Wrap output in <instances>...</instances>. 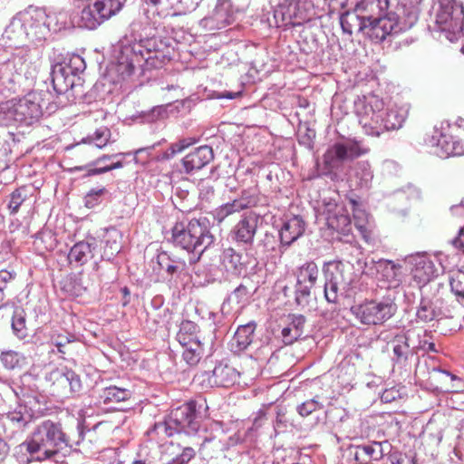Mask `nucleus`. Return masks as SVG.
<instances>
[{
    "label": "nucleus",
    "mask_w": 464,
    "mask_h": 464,
    "mask_svg": "<svg viewBox=\"0 0 464 464\" xmlns=\"http://www.w3.org/2000/svg\"><path fill=\"white\" fill-rule=\"evenodd\" d=\"M173 53L171 38L153 35L131 40L124 37L119 42L115 71L123 80L136 71L144 75L147 71L163 67Z\"/></svg>",
    "instance_id": "nucleus-1"
},
{
    "label": "nucleus",
    "mask_w": 464,
    "mask_h": 464,
    "mask_svg": "<svg viewBox=\"0 0 464 464\" xmlns=\"http://www.w3.org/2000/svg\"><path fill=\"white\" fill-rule=\"evenodd\" d=\"M65 104L61 97L54 98L49 91L32 92L23 98L2 102L0 113L20 125L31 126L44 115H52Z\"/></svg>",
    "instance_id": "nucleus-2"
},
{
    "label": "nucleus",
    "mask_w": 464,
    "mask_h": 464,
    "mask_svg": "<svg viewBox=\"0 0 464 464\" xmlns=\"http://www.w3.org/2000/svg\"><path fill=\"white\" fill-rule=\"evenodd\" d=\"M169 241L185 250L189 255V264L193 265L215 243L216 237L210 231L208 219L199 218L176 222Z\"/></svg>",
    "instance_id": "nucleus-3"
},
{
    "label": "nucleus",
    "mask_w": 464,
    "mask_h": 464,
    "mask_svg": "<svg viewBox=\"0 0 464 464\" xmlns=\"http://www.w3.org/2000/svg\"><path fill=\"white\" fill-rule=\"evenodd\" d=\"M208 417V406L205 399L191 400L173 409L164 420L156 422L152 431L158 435L171 437L174 434L194 436Z\"/></svg>",
    "instance_id": "nucleus-4"
},
{
    "label": "nucleus",
    "mask_w": 464,
    "mask_h": 464,
    "mask_svg": "<svg viewBox=\"0 0 464 464\" xmlns=\"http://www.w3.org/2000/svg\"><path fill=\"white\" fill-rule=\"evenodd\" d=\"M410 108L405 103L384 109L383 102L372 96L363 105L360 123L367 135L379 137L384 131L401 129L409 116Z\"/></svg>",
    "instance_id": "nucleus-5"
},
{
    "label": "nucleus",
    "mask_w": 464,
    "mask_h": 464,
    "mask_svg": "<svg viewBox=\"0 0 464 464\" xmlns=\"http://www.w3.org/2000/svg\"><path fill=\"white\" fill-rule=\"evenodd\" d=\"M368 150L362 147L360 141L343 138L330 145L324 153L323 169L319 175H324L334 182L343 180L353 160Z\"/></svg>",
    "instance_id": "nucleus-6"
},
{
    "label": "nucleus",
    "mask_w": 464,
    "mask_h": 464,
    "mask_svg": "<svg viewBox=\"0 0 464 464\" xmlns=\"http://www.w3.org/2000/svg\"><path fill=\"white\" fill-rule=\"evenodd\" d=\"M86 69L84 59L79 54H72L63 62L52 65L51 80L57 98L66 96L69 100L70 92L82 86L80 74Z\"/></svg>",
    "instance_id": "nucleus-7"
},
{
    "label": "nucleus",
    "mask_w": 464,
    "mask_h": 464,
    "mask_svg": "<svg viewBox=\"0 0 464 464\" xmlns=\"http://www.w3.org/2000/svg\"><path fill=\"white\" fill-rule=\"evenodd\" d=\"M395 297L387 295L382 297L365 299L351 306L350 312L354 318L366 326L382 325L397 313Z\"/></svg>",
    "instance_id": "nucleus-8"
},
{
    "label": "nucleus",
    "mask_w": 464,
    "mask_h": 464,
    "mask_svg": "<svg viewBox=\"0 0 464 464\" xmlns=\"http://www.w3.org/2000/svg\"><path fill=\"white\" fill-rule=\"evenodd\" d=\"M44 385L54 397L73 398L82 391L80 374L67 366L53 367L44 374Z\"/></svg>",
    "instance_id": "nucleus-9"
},
{
    "label": "nucleus",
    "mask_w": 464,
    "mask_h": 464,
    "mask_svg": "<svg viewBox=\"0 0 464 464\" xmlns=\"http://www.w3.org/2000/svg\"><path fill=\"white\" fill-rule=\"evenodd\" d=\"M378 16L368 15L363 34L373 43L379 44L401 32L409 30L403 19L392 8L378 9Z\"/></svg>",
    "instance_id": "nucleus-10"
},
{
    "label": "nucleus",
    "mask_w": 464,
    "mask_h": 464,
    "mask_svg": "<svg viewBox=\"0 0 464 464\" xmlns=\"http://www.w3.org/2000/svg\"><path fill=\"white\" fill-rule=\"evenodd\" d=\"M32 433L53 461H57L56 458L61 450L72 449V437L64 432L63 425L58 421L43 420L35 426Z\"/></svg>",
    "instance_id": "nucleus-11"
},
{
    "label": "nucleus",
    "mask_w": 464,
    "mask_h": 464,
    "mask_svg": "<svg viewBox=\"0 0 464 464\" xmlns=\"http://www.w3.org/2000/svg\"><path fill=\"white\" fill-rule=\"evenodd\" d=\"M435 23L450 42L458 40L464 30V6L457 0H439Z\"/></svg>",
    "instance_id": "nucleus-12"
},
{
    "label": "nucleus",
    "mask_w": 464,
    "mask_h": 464,
    "mask_svg": "<svg viewBox=\"0 0 464 464\" xmlns=\"http://www.w3.org/2000/svg\"><path fill=\"white\" fill-rule=\"evenodd\" d=\"M156 262L163 281L169 289L179 291L188 283L190 275L187 262L168 251H160Z\"/></svg>",
    "instance_id": "nucleus-13"
},
{
    "label": "nucleus",
    "mask_w": 464,
    "mask_h": 464,
    "mask_svg": "<svg viewBox=\"0 0 464 464\" xmlns=\"http://www.w3.org/2000/svg\"><path fill=\"white\" fill-rule=\"evenodd\" d=\"M322 216L325 220L326 231L333 239L342 241V237H349L353 230L349 213L343 204L334 199L323 200Z\"/></svg>",
    "instance_id": "nucleus-14"
},
{
    "label": "nucleus",
    "mask_w": 464,
    "mask_h": 464,
    "mask_svg": "<svg viewBox=\"0 0 464 464\" xmlns=\"http://www.w3.org/2000/svg\"><path fill=\"white\" fill-rule=\"evenodd\" d=\"M296 283L295 285V303L301 309L307 308L312 300L313 289L315 286L319 268L315 262L306 261L295 271Z\"/></svg>",
    "instance_id": "nucleus-15"
},
{
    "label": "nucleus",
    "mask_w": 464,
    "mask_h": 464,
    "mask_svg": "<svg viewBox=\"0 0 464 464\" xmlns=\"http://www.w3.org/2000/svg\"><path fill=\"white\" fill-rule=\"evenodd\" d=\"M301 0H272L274 25L286 28L297 26L311 19L306 7L300 6Z\"/></svg>",
    "instance_id": "nucleus-16"
},
{
    "label": "nucleus",
    "mask_w": 464,
    "mask_h": 464,
    "mask_svg": "<svg viewBox=\"0 0 464 464\" xmlns=\"http://www.w3.org/2000/svg\"><path fill=\"white\" fill-rule=\"evenodd\" d=\"M425 143L434 149L433 152L440 158L464 154V141L451 133L450 125L434 128L432 133L427 135Z\"/></svg>",
    "instance_id": "nucleus-17"
},
{
    "label": "nucleus",
    "mask_w": 464,
    "mask_h": 464,
    "mask_svg": "<svg viewBox=\"0 0 464 464\" xmlns=\"http://www.w3.org/2000/svg\"><path fill=\"white\" fill-rule=\"evenodd\" d=\"M239 372L226 360L218 362L212 372H202L194 377V381L202 389L213 387L228 388L238 382Z\"/></svg>",
    "instance_id": "nucleus-18"
},
{
    "label": "nucleus",
    "mask_w": 464,
    "mask_h": 464,
    "mask_svg": "<svg viewBox=\"0 0 464 464\" xmlns=\"http://www.w3.org/2000/svg\"><path fill=\"white\" fill-rule=\"evenodd\" d=\"M119 12L106 0H95L82 9L77 24L81 28L94 30Z\"/></svg>",
    "instance_id": "nucleus-19"
},
{
    "label": "nucleus",
    "mask_w": 464,
    "mask_h": 464,
    "mask_svg": "<svg viewBox=\"0 0 464 464\" xmlns=\"http://www.w3.org/2000/svg\"><path fill=\"white\" fill-rule=\"evenodd\" d=\"M236 20V9L231 0H217L214 7L199 20L205 31H217L232 24Z\"/></svg>",
    "instance_id": "nucleus-20"
},
{
    "label": "nucleus",
    "mask_w": 464,
    "mask_h": 464,
    "mask_svg": "<svg viewBox=\"0 0 464 464\" xmlns=\"http://www.w3.org/2000/svg\"><path fill=\"white\" fill-rule=\"evenodd\" d=\"M277 229L278 238L281 242V254L298 238H300L306 228V222L300 215H285L277 224L275 225Z\"/></svg>",
    "instance_id": "nucleus-21"
},
{
    "label": "nucleus",
    "mask_w": 464,
    "mask_h": 464,
    "mask_svg": "<svg viewBox=\"0 0 464 464\" xmlns=\"http://www.w3.org/2000/svg\"><path fill=\"white\" fill-rule=\"evenodd\" d=\"M27 35V41L35 44H42L50 35V29L45 22L46 13L44 9L29 6L24 14Z\"/></svg>",
    "instance_id": "nucleus-22"
},
{
    "label": "nucleus",
    "mask_w": 464,
    "mask_h": 464,
    "mask_svg": "<svg viewBox=\"0 0 464 464\" xmlns=\"http://www.w3.org/2000/svg\"><path fill=\"white\" fill-rule=\"evenodd\" d=\"M392 450V444L388 440L371 441L369 443L353 445L350 453L358 464H369L372 461L385 462L386 457Z\"/></svg>",
    "instance_id": "nucleus-23"
},
{
    "label": "nucleus",
    "mask_w": 464,
    "mask_h": 464,
    "mask_svg": "<svg viewBox=\"0 0 464 464\" xmlns=\"http://www.w3.org/2000/svg\"><path fill=\"white\" fill-rule=\"evenodd\" d=\"M259 219L260 216L253 211L244 213L230 231L232 241L242 246H251L257 231Z\"/></svg>",
    "instance_id": "nucleus-24"
},
{
    "label": "nucleus",
    "mask_w": 464,
    "mask_h": 464,
    "mask_svg": "<svg viewBox=\"0 0 464 464\" xmlns=\"http://www.w3.org/2000/svg\"><path fill=\"white\" fill-rule=\"evenodd\" d=\"M422 0H369L378 9L392 8L403 19L406 26H413L419 17V5Z\"/></svg>",
    "instance_id": "nucleus-25"
},
{
    "label": "nucleus",
    "mask_w": 464,
    "mask_h": 464,
    "mask_svg": "<svg viewBox=\"0 0 464 464\" xmlns=\"http://www.w3.org/2000/svg\"><path fill=\"white\" fill-rule=\"evenodd\" d=\"M14 457L19 464L52 460V458L44 450L33 433L24 442L14 448Z\"/></svg>",
    "instance_id": "nucleus-26"
},
{
    "label": "nucleus",
    "mask_w": 464,
    "mask_h": 464,
    "mask_svg": "<svg viewBox=\"0 0 464 464\" xmlns=\"http://www.w3.org/2000/svg\"><path fill=\"white\" fill-rule=\"evenodd\" d=\"M214 160V151L210 146L203 145L187 154L180 161L179 171L186 175H195Z\"/></svg>",
    "instance_id": "nucleus-27"
},
{
    "label": "nucleus",
    "mask_w": 464,
    "mask_h": 464,
    "mask_svg": "<svg viewBox=\"0 0 464 464\" xmlns=\"http://www.w3.org/2000/svg\"><path fill=\"white\" fill-rule=\"evenodd\" d=\"M392 349L391 361L393 366L406 369L411 365V360L416 354V347H411L409 337L404 333L395 334L388 343Z\"/></svg>",
    "instance_id": "nucleus-28"
},
{
    "label": "nucleus",
    "mask_w": 464,
    "mask_h": 464,
    "mask_svg": "<svg viewBox=\"0 0 464 464\" xmlns=\"http://www.w3.org/2000/svg\"><path fill=\"white\" fill-rule=\"evenodd\" d=\"M95 248L96 239L94 237L75 243L68 254L69 263L75 266H82L93 257Z\"/></svg>",
    "instance_id": "nucleus-29"
},
{
    "label": "nucleus",
    "mask_w": 464,
    "mask_h": 464,
    "mask_svg": "<svg viewBox=\"0 0 464 464\" xmlns=\"http://www.w3.org/2000/svg\"><path fill=\"white\" fill-rule=\"evenodd\" d=\"M256 324L249 322L237 327L229 346L234 353H240L246 351L253 343Z\"/></svg>",
    "instance_id": "nucleus-30"
},
{
    "label": "nucleus",
    "mask_w": 464,
    "mask_h": 464,
    "mask_svg": "<svg viewBox=\"0 0 464 464\" xmlns=\"http://www.w3.org/2000/svg\"><path fill=\"white\" fill-rule=\"evenodd\" d=\"M220 263L225 271L234 276H240L246 271V264L243 260L242 254L233 247L223 249Z\"/></svg>",
    "instance_id": "nucleus-31"
},
{
    "label": "nucleus",
    "mask_w": 464,
    "mask_h": 464,
    "mask_svg": "<svg viewBox=\"0 0 464 464\" xmlns=\"http://www.w3.org/2000/svg\"><path fill=\"white\" fill-rule=\"evenodd\" d=\"M353 10H347L340 16V24L344 34L351 36L354 30L359 33H364L368 15L360 14V11L364 9H357L353 7Z\"/></svg>",
    "instance_id": "nucleus-32"
},
{
    "label": "nucleus",
    "mask_w": 464,
    "mask_h": 464,
    "mask_svg": "<svg viewBox=\"0 0 464 464\" xmlns=\"http://www.w3.org/2000/svg\"><path fill=\"white\" fill-rule=\"evenodd\" d=\"M444 316L441 308L428 297L421 296L416 310V321L418 323H430L433 320H440Z\"/></svg>",
    "instance_id": "nucleus-33"
},
{
    "label": "nucleus",
    "mask_w": 464,
    "mask_h": 464,
    "mask_svg": "<svg viewBox=\"0 0 464 464\" xmlns=\"http://www.w3.org/2000/svg\"><path fill=\"white\" fill-rule=\"evenodd\" d=\"M376 270L389 283V287H396L401 282L402 266L392 260L380 259L376 262Z\"/></svg>",
    "instance_id": "nucleus-34"
},
{
    "label": "nucleus",
    "mask_w": 464,
    "mask_h": 464,
    "mask_svg": "<svg viewBox=\"0 0 464 464\" xmlns=\"http://www.w3.org/2000/svg\"><path fill=\"white\" fill-rule=\"evenodd\" d=\"M436 272L433 262L424 256H418L414 258V268L412 276L420 285H426L434 276Z\"/></svg>",
    "instance_id": "nucleus-35"
},
{
    "label": "nucleus",
    "mask_w": 464,
    "mask_h": 464,
    "mask_svg": "<svg viewBox=\"0 0 464 464\" xmlns=\"http://www.w3.org/2000/svg\"><path fill=\"white\" fill-rule=\"evenodd\" d=\"M132 391L117 385H110L100 391L99 401L105 405L125 402L132 397Z\"/></svg>",
    "instance_id": "nucleus-36"
},
{
    "label": "nucleus",
    "mask_w": 464,
    "mask_h": 464,
    "mask_svg": "<svg viewBox=\"0 0 464 464\" xmlns=\"http://www.w3.org/2000/svg\"><path fill=\"white\" fill-rule=\"evenodd\" d=\"M27 314L24 308L16 306L11 317V329L13 334L20 341L28 342L31 336L30 329L26 324Z\"/></svg>",
    "instance_id": "nucleus-37"
},
{
    "label": "nucleus",
    "mask_w": 464,
    "mask_h": 464,
    "mask_svg": "<svg viewBox=\"0 0 464 464\" xmlns=\"http://www.w3.org/2000/svg\"><path fill=\"white\" fill-rule=\"evenodd\" d=\"M24 14L14 16L6 26L4 36L14 45L23 44L27 40Z\"/></svg>",
    "instance_id": "nucleus-38"
},
{
    "label": "nucleus",
    "mask_w": 464,
    "mask_h": 464,
    "mask_svg": "<svg viewBox=\"0 0 464 464\" xmlns=\"http://www.w3.org/2000/svg\"><path fill=\"white\" fill-rule=\"evenodd\" d=\"M373 179L372 170L367 160H361L354 164L353 174L350 176V181L356 188H368Z\"/></svg>",
    "instance_id": "nucleus-39"
},
{
    "label": "nucleus",
    "mask_w": 464,
    "mask_h": 464,
    "mask_svg": "<svg viewBox=\"0 0 464 464\" xmlns=\"http://www.w3.org/2000/svg\"><path fill=\"white\" fill-rule=\"evenodd\" d=\"M190 11L189 6L183 5V0H179L177 5H171L170 8L161 11V15L164 19L169 20V24L175 25L179 30H184L188 26V22H184L183 18Z\"/></svg>",
    "instance_id": "nucleus-40"
},
{
    "label": "nucleus",
    "mask_w": 464,
    "mask_h": 464,
    "mask_svg": "<svg viewBox=\"0 0 464 464\" xmlns=\"http://www.w3.org/2000/svg\"><path fill=\"white\" fill-rule=\"evenodd\" d=\"M234 201L239 211H241L246 208L265 205L266 198L261 195L256 188H250L243 189L239 197L234 199Z\"/></svg>",
    "instance_id": "nucleus-41"
},
{
    "label": "nucleus",
    "mask_w": 464,
    "mask_h": 464,
    "mask_svg": "<svg viewBox=\"0 0 464 464\" xmlns=\"http://www.w3.org/2000/svg\"><path fill=\"white\" fill-rule=\"evenodd\" d=\"M198 334L199 326L196 323L190 320H183L179 326L176 340L183 346L191 342L201 341Z\"/></svg>",
    "instance_id": "nucleus-42"
},
{
    "label": "nucleus",
    "mask_w": 464,
    "mask_h": 464,
    "mask_svg": "<svg viewBox=\"0 0 464 464\" xmlns=\"http://www.w3.org/2000/svg\"><path fill=\"white\" fill-rule=\"evenodd\" d=\"M103 425V422H98L93 425L92 428H86L84 424V420H77V435L76 437H72V449L75 446H79L82 443H84L87 440L89 443L97 442L98 430Z\"/></svg>",
    "instance_id": "nucleus-43"
},
{
    "label": "nucleus",
    "mask_w": 464,
    "mask_h": 464,
    "mask_svg": "<svg viewBox=\"0 0 464 464\" xmlns=\"http://www.w3.org/2000/svg\"><path fill=\"white\" fill-rule=\"evenodd\" d=\"M343 271V263L336 260L324 262L322 268L324 282L335 284H347L344 279Z\"/></svg>",
    "instance_id": "nucleus-44"
},
{
    "label": "nucleus",
    "mask_w": 464,
    "mask_h": 464,
    "mask_svg": "<svg viewBox=\"0 0 464 464\" xmlns=\"http://www.w3.org/2000/svg\"><path fill=\"white\" fill-rule=\"evenodd\" d=\"M104 201H111V193L105 188H92L83 197L84 207L92 209L101 206Z\"/></svg>",
    "instance_id": "nucleus-45"
},
{
    "label": "nucleus",
    "mask_w": 464,
    "mask_h": 464,
    "mask_svg": "<svg viewBox=\"0 0 464 464\" xmlns=\"http://www.w3.org/2000/svg\"><path fill=\"white\" fill-rule=\"evenodd\" d=\"M0 362L3 367L8 371L20 370L26 363V357L14 350H5L0 353Z\"/></svg>",
    "instance_id": "nucleus-46"
},
{
    "label": "nucleus",
    "mask_w": 464,
    "mask_h": 464,
    "mask_svg": "<svg viewBox=\"0 0 464 464\" xmlns=\"http://www.w3.org/2000/svg\"><path fill=\"white\" fill-rule=\"evenodd\" d=\"M182 348V359L190 367L197 366L204 355V343L201 341L191 342Z\"/></svg>",
    "instance_id": "nucleus-47"
},
{
    "label": "nucleus",
    "mask_w": 464,
    "mask_h": 464,
    "mask_svg": "<svg viewBox=\"0 0 464 464\" xmlns=\"http://www.w3.org/2000/svg\"><path fill=\"white\" fill-rule=\"evenodd\" d=\"M32 188L27 186H22L14 189L10 194L8 202V209L10 214L14 215L19 211L20 207L32 197Z\"/></svg>",
    "instance_id": "nucleus-48"
},
{
    "label": "nucleus",
    "mask_w": 464,
    "mask_h": 464,
    "mask_svg": "<svg viewBox=\"0 0 464 464\" xmlns=\"http://www.w3.org/2000/svg\"><path fill=\"white\" fill-rule=\"evenodd\" d=\"M45 22L47 28L50 29V34H57L63 30L69 28L67 14L64 12L46 14Z\"/></svg>",
    "instance_id": "nucleus-49"
},
{
    "label": "nucleus",
    "mask_w": 464,
    "mask_h": 464,
    "mask_svg": "<svg viewBox=\"0 0 464 464\" xmlns=\"http://www.w3.org/2000/svg\"><path fill=\"white\" fill-rule=\"evenodd\" d=\"M8 420L16 429L24 430L33 420V414L26 411L25 406L20 405L18 409L6 414Z\"/></svg>",
    "instance_id": "nucleus-50"
},
{
    "label": "nucleus",
    "mask_w": 464,
    "mask_h": 464,
    "mask_svg": "<svg viewBox=\"0 0 464 464\" xmlns=\"http://www.w3.org/2000/svg\"><path fill=\"white\" fill-rule=\"evenodd\" d=\"M251 295L250 289L246 285L240 284L224 299L222 308L224 309L227 304L229 305L231 304H244L249 300Z\"/></svg>",
    "instance_id": "nucleus-51"
},
{
    "label": "nucleus",
    "mask_w": 464,
    "mask_h": 464,
    "mask_svg": "<svg viewBox=\"0 0 464 464\" xmlns=\"http://www.w3.org/2000/svg\"><path fill=\"white\" fill-rule=\"evenodd\" d=\"M111 130L106 127L97 129L92 135L83 138L81 143L94 144L97 148L102 149L107 145L111 138Z\"/></svg>",
    "instance_id": "nucleus-52"
},
{
    "label": "nucleus",
    "mask_w": 464,
    "mask_h": 464,
    "mask_svg": "<svg viewBox=\"0 0 464 464\" xmlns=\"http://www.w3.org/2000/svg\"><path fill=\"white\" fill-rule=\"evenodd\" d=\"M258 247H262V252L272 253L278 251L281 254V242L278 235L266 231L258 243Z\"/></svg>",
    "instance_id": "nucleus-53"
},
{
    "label": "nucleus",
    "mask_w": 464,
    "mask_h": 464,
    "mask_svg": "<svg viewBox=\"0 0 464 464\" xmlns=\"http://www.w3.org/2000/svg\"><path fill=\"white\" fill-rule=\"evenodd\" d=\"M63 290L70 296L78 297L82 296L86 292L87 287L83 285L80 277L74 276L64 281Z\"/></svg>",
    "instance_id": "nucleus-54"
},
{
    "label": "nucleus",
    "mask_w": 464,
    "mask_h": 464,
    "mask_svg": "<svg viewBox=\"0 0 464 464\" xmlns=\"http://www.w3.org/2000/svg\"><path fill=\"white\" fill-rule=\"evenodd\" d=\"M450 285L458 301L464 306V272H454L450 276Z\"/></svg>",
    "instance_id": "nucleus-55"
},
{
    "label": "nucleus",
    "mask_w": 464,
    "mask_h": 464,
    "mask_svg": "<svg viewBox=\"0 0 464 464\" xmlns=\"http://www.w3.org/2000/svg\"><path fill=\"white\" fill-rule=\"evenodd\" d=\"M301 40L298 41L299 49L304 54H311L316 53L319 49V43L316 37L312 33H305L300 36Z\"/></svg>",
    "instance_id": "nucleus-56"
},
{
    "label": "nucleus",
    "mask_w": 464,
    "mask_h": 464,
    "mask_svg": "<svg viewBox=\"0 0 464 464\" xmlns=\"http://www.w3.org/2000/svg\"><path fill=\"white\" fill-rule=\"evenodd\" d=\"M239 212V209L234 200L225 203L212 211V216L215 221L218 224L223 222L228 216Z\"/></svg>",
    "instance_id": "nucleus-57"
},
{
    "label": "nucleus",
    "mask_w": 464,
    "mask_h": 464,
    "mask_svg": "<svg viewBox=\"0 0 464 464\" xmlns=\"http://www.w3.org/2000/svg\"><path fill=\"white\" fill-rule=\"evenodd\" d=\"M169 106V104L154 106L150 111H144L142 114L143 121L151 123L167 119L169 117L168 108Z\"/></svg>",
    "instance_id": "nucleus-58"
},
{
    "label": "nucleus",
    "mask_w": 464,
    "mask_h": 464,
    "mask_svg": "<svg viewBox=\"0 0 464 464\" xmlns=\"http://www.w3.org/2000/svg\"><path fill=\"white\" fill-rule=\"evenodd\" d=\"M324 404L319 401V396H315L313 399L307 400L301 404L297 405L296 411L302 417H307L316 411L322 410Z\"/></svg>",
    "instance_id": "nucleus-59"
},
{
    "label": "nucleus",
    "mask_w": 464,
    "mask_h": 464,
    "mask_svg": "<svg viewBox=\"0 0 464 464\" xmlns=\"http://www.w3.org/2000/svg\"><path fill=\"white\" fill-rule=\"evenodd\" d=\"M347 284H335L332 282H324V294L325 300L330 304L338 302L341 291L345 288Z\"/></svg>",
    "instance_id": "nucleus-60"
},
{
    "label": "nucleus",
    "mask_w": 464,
    "mask_h": 464,
    "mask_svg": "<svg viewBox=\"0 0 464 464\" xmlns=\"http://www.w3.org/2000/svg\"><path fill=\"white\" fill-rule=\"evenodd\" d=\"M15 278L16 273L14 270H0V303L4 302L6 298V291L9 288V285L12 284Z\"/></svg>",
    "instance_id": "nucleus-61"
},
{
    "label": "nucleus",
    "mask_w": 464,
    "mask_h": 464,
    "mask_svg": "<svg viewBox=\"0 0 464 464\" xmlns=\"http://www.w3.org/2000/svg\"><path fill=\"white\" fill-rule=\"evenodd\" d=\"M122 155H123L122 153H117V154H111V155L103 154V155L100 156L99 158H97L95 160H92L86 165L75 166V167L70 168L68 169V171L70 173H75V172H79V171H82V170H85V172H88V169H99L100 168L99 165L102 161L109 160L111 159L117 158V157L122 156Z\"/></svg>",
    "instance_id": "nucleus-62"
},
{
    "label": "nucleus",
    "mask_w": 464,
    "mask_h": 464,
    "mask_svg": "<svg viewBox=\"0 0 464 464\" xmlns=\"http://www.w3.org/2000/svg\"><path fill=\"white\" fill-rule=\"evenodd\" d=\"M290 322L287 326L291 328L294 334L298 335L300 339L304 338V325L306 318L303 314H289Z\"/></svg>",
    "instance_id": "nucleus-63"
},
{
    "label": "nucleus",
    "mask_w": 464,
    "mask_h": 464,
    "mask_svg": "<svg viewBox=\"0 0 464 464\" xmlns=\"http://www.w3.org/2000/svg\"><path fill=\"white\" fill-rule=\"evenodd\" d=\"M411 457L407 454H402L398 450L392 446L390 454L387 455L385 462L383 464H404L411 462Z\"/></svg>",
    "instance_id": "nucleus-64"
}]
</instances>
